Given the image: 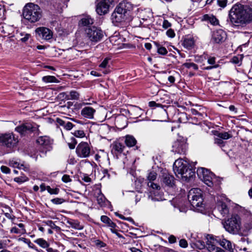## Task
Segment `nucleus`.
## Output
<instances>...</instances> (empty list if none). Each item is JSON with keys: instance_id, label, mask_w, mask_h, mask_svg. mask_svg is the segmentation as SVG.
<instances>
[{"instance_id": "f257e3e1", "label": "nucleus", "mask_w": 252, "mask_h": 252, "mask_svg": "<svg viewBox=\"0 0 252 252\" xmlns=\"http://www.w3.org/2000/svg\"><path fill=\"white\" fill-rule=\"evenodd\" d=\"M229 24L239 29L252 22V6L236 3L233 5L228 14Z\"/></svg>"}, {"instance_id": "f03ea898", "label": "nucleus", "mask_w": 252, "mask_h": 252, "mask_svg": "<svg viewBox=\"0 0 252 252\" xmlns=\"http://www.w3.org/2000/svg\"><path fill=\"white\" fill-rule=\"evenodd\" d=\"M187 161L182 158L177 159L173 164V171L175 175L183 181H188L195 175V172L188 167Z\"/></svg>"}, {"instance_id": "7ed1b4c3", "label": "nucleus", "mask_w": 252, "mask_h": 252, "mask_svg": "<svg viewBox=\"0 0 252 252\" xmlns=\"http://www.w3.org/2000/svg\"><path fill=\"white\" fill-rule=\"evenodd\" d=\"M197 174L199 178L208 187L213 188L217 187L220 183L219 177L207 169L203 167L198 168Z\"/></svg>"}, {"instance_id": "20e7f679", "label": "nucleus", "mask_w": 252, "mask_h": 252, "mask_svg": "<svg viewBox=\"0 0 252 252\" xmlns=\"http://www.w3.org/2000/svg\"><path fill=\"white\" fill-rule=\"evenodd\" d=\"M41 13V10L38 5L29 3L25 6L23 14L25 19L31 23H34L40 19Z\"/></svg>"}, {"instance_id": "39448f33", "label": "nucleus", "mask_w": 252, "mask_h": 252, "mask_svg": "<svg viewBox=\"0 0 252 252\" xmlns=\"http://www.w3.org/2000/svg\"><path fill=\"white\" fill-rule=\"evenodd\" d=\"M223 225L228 232L233 234H238L241 228V218L238 215H233L224 221Z\"/></svg>"}, {"instance_id": "423d86ee", "label": "nucleus", "mask_w": 252, "mask_h": 252, "mask_svg": "<svg viewBox=\"0 0 252 252\" xmlns=\"http://www.w3.org/2000/svg\"><path fill=\"white\" fill-rule=\"evenodd\" d=\"M188 199L192 206L194 208L202 207L203 199L202 191L198 188L191 189L188 193Z\"/></svg>"}, {"instance_id": "0eeeda50", "label": "nucleus", "mask_w": 252, "mask_h": 252, "mask_svg": "<svg viewBox=\"0 0 252 252\" xmlns=\"http://www.w3.org/2000/svg\"><path fill=\"white\" fill-rule=\"evenodd\" d=\"M118 2V0H100L96 5V11L100 15H104Z\"/></svg>"}, {"instance_id": "6e6552de", "label": "nucleus", "mask_w": 252, "mask_h": 252, "mask_svg": "<svg viewBox=\"0 0 252 252\" xmlns=\"http://www.w3.org/2000/svg\"><path fill=\"white\" fill-rule=\"evenodd\" d=\"M18 142V139L13 133L0 134V144L7 148L15 147Z\"/></svg>"}, {"instance_id": "1a4fd4ad", "label": "nucleus", "mask_w": 252, "mask_h": 252, "mask_svg": "<svg viewBox=\"0 0 252 252\" xmlns=\"http://www.w3.org/2000/svg\"><path fill=\"white\" fill-rule=\"evenodd\" d=\"M127 11L123 7V4L117 6L112 14V20L113 23H121L126 19Z\"/></svg>"}, {"instance_id": "9d476101", "label": "nucleus", "mask_w": 252, "mask_h": 252, "mask_svg": "<svg viewBox=\"0 0 252 252\" xmlns=\"http://www.w3.org/2000/svg\"><path fill=\"white\" fill-rule=\"evenodd\" d=\"M85 32L89 39L93 42L99 41L103 36L102 31L95 27L86 29Z\"/></svg>"}, {"instance_id": "9b49d317", "label": "nucleus", "mask_w": 252, "mask_h": 252, "mask_svg": "<svg viewBox=\"0 0 252 252\" xmlns=\"http://www.w3.org/2000/svg\"><path fill=\"white\" fill-rule=\"evenodd\" d=\"M206 240V247L209 252H225L222 249L217 246L216 244L219 243L217 237L215 238L212 235L208 234Z\"/></svg>"}, {"instance_id": "f8f14e48", "label": "nucleus", "mask_w": 252, "mask_h": 252, "mask_svg": "<svg viewBox=\"0 0 252 252\" xmlns=\"http://www.w3.org/2000/svg\"><path fill=\"white\" fill-rule=\"evenodd\" d=\"M77 156L81 158H86L89 157L91 153L90 147L87 142H81L76 149Z\"/></svg>"}, {"instance_id": "ddd939ff", "label": "nucleus", "mask_w": 252, "mask_h": 252, "mask_svg": "<svg viewBox=\"0 0 252 252\" xmlns=\"http://www.w3.org/2000/svg\"><path fill=\"white\" fill-rule=\"evenodd\" d=\"M187 150V144L183 138L177 139L172 145V151L175 153L185 154Z\"/></svg>"}, {"instance_id": "4468645a", "label": "nucleus", "mask_w": 252, "mask_h": 252, "mask_svg": "<svg viewBox=\"0 0 252 252\" xmlns=\"http://www.w3.org/2000/svg\"><path fill=\"white\" fill-rule=\"evenodd\" d=\"M38 128V126L35 123H26L21 126H17L15 130L21 134H24L26 132H33Z\"/></svg>"}, {"instance_id": "2eb2a0df", "label": "nucleus", "mask_w": 252, "mask_h": 252, "mask_svg": "<svg viewBox=\"0 0 252 252\" xmlns=\"http://www.w3.org/2000/svg\"><path fill=\"white\" fill-rule=\"evenodd\" d=\"M35 32L42 39L48 40L53 37L52 32L48 28L45 27H39L35 30Z\"/></svg>"}, {"instance_id": "dca6fc26", "label": "nucleus", "mask_w": 252, "mask_h": 252, "mask_svg": "<svg viewBox=\"0 0 252 252\" xmlns=\"http://www.w3.org/2000/svg\"><path fill=\"white\" fill-rule=\"evenodd\" d=\"M226 38V34L221 29L215 31L212 34V40L216 43H222L225 40Z\"/></svg>"}, {"instance_id": "f3484780", "label": "nucleus", "mask_w": 252, "mask_h": 252, "mask_svg": "<svg viewBox=\"0 0 252 252\" xmlns=\"http://www.w3.org/2000/svg\"><path fill=\"white\" fill-rule=\"evenodd\" d=\"M36 142L44 149L49 151L51 149L53 140L47 136H43L39 137L36 140Z\"/></svg>"}, {"instance_id": "a211bd4d", "label": "nucleus", "mask_w": 252, "mask_h": 252, "mask_svg": "<svg viewBox=\"0 0 252 252\" xmlns=\"http://www.w3.org/2000/svg\"><path fill=\"white\" fill-rule=\"evenodd\" d=\"M220 197L221 199H220L219 197H217V209L223 216H225L229 213L228 208L224 202V200H225L226 198L225 196L223 195Z\"/></svg>"}, {"instance_id": "6ab92c4d", "label": "nucleus", "mask_w": 252, "mask_h": 252, "mask_svg": "<svg viewBox=\"0 0 252 252\" xmlns=\"http://www.w3.org/2000/svg\"><path fill=\"white\" fill-rule=\"evenodd\" d=\"M157 177V174L154 171L149 172L147 176V185L149 187L154 189L158 190L160 189V186L157 184L153 183Z\"/></svg>"}, {"instance_id": "aec40b11", "label": "nucleus", "mask_w": 252, "mask_h": 252, "mask_svg": "<svg viewBox=\"0 0 252 252\" xmlns=\"http://www.w3.org/2000/svg\"><path fill=\"white\" fill-rule=\"evenodd\" d=\"M195 42V40L193 37L187 35L185 37L182 44L185 48L190 50L194 47Z\"/></svg>"}, {"instance_id": "412c9836", "label": "nucleus", "mask_w": 252, "mask_h": 252, "mask_svg": "<svg viewBox=\"0 0 252 252\" xmlns=\"http://www.w3.org/2000/svg\"><path fill=\"white\" fill-rule=\"evenodd\" d=\"M111 152L116 155L121 154L125 148L123 144L118 141L114 142L111 145Z\"/></svg>"}, {"instance_id": "4be33fe9", "label": "nucleus", "mask_w": 252, "mask_h": 252, "mask_svg": "<svg viewBox=\"0 0 252 252\" xmlns=\"http://www.w3.org/2000/svg\"><path fill=\"white\" fill-rule=\"evenodd\" d=\"M95 112V110L93 108L87 106L82 109L81 114L85 118L93 119Z\"/></svg>"}, {"instance_id": "5701e85b", "label": "nucleus", "mask_w": 252, "mask_h": 252, "mask_svg": "<svg viewBox=\"0 0 252 252\" xmlns=\"http://www.w3.org/2000/svg\"><path fill=\"white\" fill-rule=\"evenodd\" d=\"M162 182L165 185L169 187H172L174 185V178L173 176L167 173H164L163 174Z\"/></svg>"}, {"instance_id": "b1692460", "label": "nucleus", "mask_w": 252, "mask_h": 252, "mask_svg": "<svg viewBox=\"0 0 252 252\" xmlns=\"http://www.w3.org/2000/svg\"><path fill=\"white\" fill-rule=\"evenodd\" d=\"M219 240V243L220 245L225 249L231 251L233 250L232 244L230 241L225 239H222L221 240L220 238L218 237Z\"/></svg>"}, {"instance_id": "393cba45", "label": "nucleus", "mask_w": 252, "mask_h": 252, "mask_svg": "<svg viewBox=\"0 0 252 252\" xmlns=\"http://www.w3.org/2000/svg\"><path fill=\"white\" fill-rule=\"evenodd\" d=\"M97 203L101 206H105L107 203H109L108 201L106 199L104 195L101 192L100 190H98V195L97 196Z\"/></svg>"}, {"instance_id": "a878e982", "label": "nucleus", "mask_w": 252, "mask_h": 252, "mask_svg": "<svg viewBox=\"0 0 252 252\" xmlns=\"http://www.w3.org/2000/svg\"><path fill=\"white\" fill-rule=\"evenodd\" d=\"M9 165L14 168L16 167L19 169H22L25 171H27L28 170V168L25 166L23 163L21 164L18 161L14 160V159L9 160Z\"/></svg>"}, {"instance_id": "bb28decb", "label": "nucleus", "mask_w": 252, "mask_h": 252, "mask_svg": "<svg viewBox=\"0 0 252 252\" xmlns=\"http://www.w3.org/2000/svg\"><path fill=\"white\" fill-rule=\"evenodd\" d=\"M125 142L127 147H131L135 145L137 141L133 136L127 135L125 137Z\"/></svg>"}, {"instance_id": "cd10ccee", "label": "nucleus", "mask_w": 252, "mask_h": 252, "mask_svg": "<svg viewBox=\"0 0 252 252\" xmlns=\"http://www.w3.org/2000/svg\"><path fill=\"white\" fill-rule=\"evenodd\" d=\"M94 23V20L89 15L85 16L80 21V24L83 26H88Z\"/></svg>"}, {"instance_id": "c85d7f7f", "label": "nucleus", "mask_w": 252, "mask_h": 252, "mask_svg": "<svg viewBox=\"0 0 252 252\" xmlns=\"http://www.w3.org/2000/svg\"><path fill=\"white\" fill-rule=\"evenodd\" d=\"M157 192H151L149 196V199L153 201H159L163 200L161 194L157 193Z\"/></svg>"}, {"instance_id": "c756f323", "label": "nucleus", "mask_w": 252, "mask_h": 252, "mask_svg": "<svg viewBox=\"0 0 252 252\" xmlns=\"http://www.w3.org/2000/svg\"><path fill=\"white\" fill-rule=\"evenodd\" d=\"M101 220L112 228H114L116 224L106 216H102L100 218Z\"/></svg>"}, {"instance_id": "7c9ffc66", "label": "nucleus", "mask_w": 252, "mask_h": 252, "mask_svg": "<svg viewBox=\"0 0 252 252\" xmlns=\"http://www.w3.org/2000/svg\"><path fill=\"white\" fill-rule=\"evenodd\" d=\"M34 242L42 248H48L49 246V244L43 238H38L34 241Z\"/></svg>"}, {"instance_id": "2f4dec72", "label": "nucleus", "mask_w": 252, "mask_h": 252, "mask_svg": "<svg viewBox=\"0 0 252 252\" xmlns=\"http://www.w3.org/2000/svg\"><path fill=\"white\" fill-rule=\"evenodd\" d=\"M92 242L97 249H101L106 246V244L105 243L98 239H92Z\"/></svg>"}, {"instance_id": "473e14b6", "label": "nucleus", "mask_w": 252, "mask_h": 252, "mask_svg": "<svg viewBox=\"0 0 252 252\" xmlns=\"http://www.w3.org/2000/svg\"><path fill=\"white\" fill-rule=\"evenodd\" d=\"M42 81L45 83H58L59 81L54 76H46L42 77Z\"/></svg>"}, {"instance_id": "72a5a7b5", "label": "nucleus", "mask_w": 252, "mask_h": 252, "mask_svg": "<svg viewBox=\"0 0 252 252\" xmlns=\"http://www.w3.org/2000/svg\"><path fill=\"white\" fill-rule=\"evenodd\" d=\"M204 19L206 21H209L213 25H217L218 23L217 19L213 16H209V15H205L203 16Z\"/></svg>"}, {"instance_id": "f704fd0d", "label": "nucleus", "mask_w": 252, "mask_h": 252, "mask_svg": "<svg viewBox=\"0 0 252 252\" xmlns=\"http://www.w3.org/2000/svg\"><path fill=\"white\" fill-rule=\"evenodd\" d=\"M217 136L222 139L227 140L232 137V135L227 132H219Z\"/></svg>"}, {"instance_id": "c9c22d12", "label": "nucleus", "mask_w": 252, "mask_h": 252, "mask_svg": "<svg viewBox=\"0 0 252 252\" xmlns=\"http://www.w3.org/2000/svg\"><path fill=\"white\" fill-rule=\"evenodd\" d=\"M183 65L187 68H192L194 70L198 69L197 65L193 63H184Z\"/></svg>"}, {"instance_id": "e433bc0d", "label": "nucleus", "mask_w": 252, "mask_h": 252, "mask_svg": "<svg viewBox=\"0 0 252 252\" xmlns=\"http://www.w3.org/2000/svg\"><path fill=\"white\" fill-rule=\"evenodd\" d=\"M20 35L22 36L20 40L23 42H27L31 37L30 34L25 32L20 33Z\"/></svg>"}, {"instance_id": "4c0bfd02", "label": "nucleus", "mask_w": 252, "mask_h": 252, "mask_svg": "<svg viewBox=\"0 0 252 252\" xmlns=\"http://www.w3.org/2000/svg\"><path fill=\"white\" fill-rule=\"evenodd\" d=\"M14 181L19 184H21L28 181V178L26 176L16 177L14 179Z\"/></svg>"}, {"instance_id": "58836bf2", "label": "nucleus", "mask_w": 252, "mask_h": 252, "mask_svg": "<svg viewBox=\"0 0 252 252\" xmlns=\"http://www.w3.org/2000/svg\"><path fill=\"white\" fill-rule=\"evenodd\" d=\"M73 134L74 136L78 138H83L85 137V134L82 130H77L74 131Z\"/></svg>"}, {"instance_id": "ea45409f", "label": "nucleus", "mask_w": 252, "mask_h": 252, "mask_svg": "<svg viewBox=\"0 0 252 252\" xmlns=\"http://www.w3.org/2000/svg\"><path fill=\"white\" fill-rule=\"evenodd\" d=\"M70 99L77 100L79 98V94L78 92L75 91H71L69 93Z\"/></svg>"}, {"instance_id": "a19ab883", "label": "nucleus", "mask_w": 252, "mask_h": 252, "mask_svg": "<svg viewBox=\"0 0 252 252\" xmlns=\"http://www.w3.org/2000/svg\"><path fill=\"white\" fill-rule=\"evenodd\" d=\"M46 190L51 194H57L59 193V189H52L50 186H47Z\"/></svg>"}, {"instance_id": "79ce46f5", "label": "nucleus", "mask_w": 252, "mask_h": 252, "mask_svg": "<svg viewBox=\"0 0 252 252\" xmlns=\"http://www.w3.org/2000/svg\"><path fill=\"white\" fill-rule=\"evenodd\" d=\"M45 223L48 226H50L52 229H55L56 230H59L60 227L57 226L55 223L52 220H47L45 222Z\"/></svg>"}, {"instance_id": "37998d69", "label": "nucleus", "mask_w": 252, "mask_h": 252, "mask_svg": "<svg viewBox=\"0 0 252 252\" xmlns=\"http://www.w3.org/2000/svg\"><path fill=\"white\" fill-rule=\"evenodd\" d=\"M70 140L71 142H68V145L70 149H73L75 148L77 142L74 137L71 138Z\"/></svg>"}, {"instance_id": "c03bdc74", "label": "nucleus", "mask_w": 252, "mask_h": 252, "mask_svg": "<svg viewBox=\"0 0 252 252\" xmlns=\"http://www.w3.org/2000/svg\"><path fill=\"white\" fill-rule=\"evenodd\" d=\"M217 3L221 7L224 8L227 3V0H217Z\"/></svg>"}, {"instance_id": "a18cd8bd", "label": "nucleus", "mask_w": 252, "mask_h": 252, "mask_svg": "<svg viewBox=\"0 0 252 252\" xmlns=\"http://www.w3.org/2000/svg\"><path fill=\"white\" fill-rule=\"evenodd\" d=\"M64 201L63 198H56L51 200V202L55 204H61Z\"/></svg>"}, {"instance_id": "49530a36", "label": "nucleus", "mask_w": 252, "mask_h": 252, "mask_svg": "<svg viewBox=\"0 0 252 252\" xmlns=\"http://www.w3.org/2000/svg\"><path fill=\"white\" fill-rule=\"evenodd\" d=\"M179 246L182 248H186L188 247V243L187 240L184 239H181L179 241Z\"/></svg>"}, {"instance_id": "de8ad7c7", "label": "nucleus", "mask_w": 252, "mask_h": 252, "mask_svg": "<svg viewBox=\"0 0 252 252\" xmlns=\"http://www.w3.org/2000/svg\"><path fill=\"white\" fill-rule=\"evenodd\" d=\"M158 52L159 54L164 55L167 53L166 49L164 47H160L158 48Z\"/></svg>"}, {"instance_id": "09e8293b", "label": "nucleus", "mask_w": 252, "mask_h": 252, "mask_svg": "<svg viewBox=\"0 0 252 252\" xmlns=\"http://www.w3.org/2000/svg\"><path fill=\"white\" fill-rule=\"evenodd\" d=\"M1 172L5 174H9L10 172V169L7 166L2 165L0 167Z\"/></svg>"}, {"instance_id": "8fccbe9b", "label": "nucleus", "mask_w": 252, "mask_h": 252, "mask_svg": "<svg viewBox=\"0 0 252 252\" xmlns=\"http://www.w3.org/2000/svg\"><path fill=\"white\" fill-rule=\"evenodd\" d=\"M166 35L169 37L173 38L175 36V33L173 30L170 29L166 31Z\"/></svg>"}, {"instance_id": "3c124183", "label": "nucleus", "mask_w": 252, "mask_h": 252, "mask_svg": "<svg viewBox=\"0 0 252 252\" xmlns=\"http://www.w3.org/2000/svg\"><path fill=\"white\" fill-rule=\"evenodd\" d=\"M62 181L64 183H68L71 181V179L70 176L68 175H64L62 177Z\"/></svg>"}, {"instance_id": "603ef678", "label": "nucleus", "mask_w": 252, "mask_h": 252, "mask_svg": "<svg viewBox=\"0 0 252 252\" xmlns=\"http://www.w3.org/2000/svg\"><path fill=\"white\" fill-rule=\"evenodd\" d=\"M215 143L218 144L220 146H222L224 145V142L221 138L219 137L216 138L215 139Z\"/></svg>"}, {"instance_id": "864d4df0", "label": "nucleus", "mask_w": 252, "mask_h": 252, "mask_svg": "<svg viewBox=\"0 0 252 252\" xmlns=\"http://www.w3.org/2000/svg\"><path fill=\"white\" fill-rule=\"evenodd\" d=\"M108 59L105 58L103 61V62L99 64V67L101 68H106L108 63Z\"/></svg>"}, {"instance_id": "5fc2aeb1", "label": "nucleus", "mask_w": 252, "mask_h": 252, "mask_svg": "<svg viewBox=\"0 0 252 252\" xmlns=\"http://www.w3.org/2000/svg\"><path fill=\"white\" fill-rule=\"evenodd\" d=\"M171 26V24L166 20H164L163 22L162 27L166 29Z\"/></svg>"}, {"instance_id": "6e6d98bb", "label": "nucleus", "mask_w": 252, "mask_h": 252, "mask_svg": "<svg viewBox=\"0 0 252 252\" xmlns=\"http://www.w3.org/2000/svg\"><path fill=\"white\" fill-rule=\"evenodd\" d=\"M10 232L12 233H15V234L22 233L21 230L19 229L16 227H12L10 230Z\"/></svg>"}, {"instance_id": "4d7b16f0", "label": "nucleus", "mask_w": 252, "mask_h": 252, "mask_svg": "<svg viewBox=\"0 0 252 252\" xmlns=\"http://www.w3.org/2000/svg\"><path fill=\"white\" fill-rule=\"evenodd\" d=\"M64 128L67 130H70L73 127V124L69 122H67L65 124Z\"/></svg>"}, {"instance_id": "13d9d810", "label": "nucleus", "mask_w": 252, "mask_h": 252, "mask_svg": "<svg viewBox=\"0 0 252 252\" xmlns=\"http://www.w3.org/2000/svg\"><path fill=\"white\" fill-rule=\"evenodd\" d=\"M168 241L171 244L175 243L176 242V238L173 235H170L168 237Z\"/></svg>"}, {"instance_id": "bf43d9fd", "label": "nucleus", "mask_w": 252, "mask_h": 252, "mask_svg": "<svg viewBox=\"0 0 252 252\" xmlns=\"http://www.w3.org/2000/svg\"><path fill=\"white\" fill-rule=\"evenodd\" d=\"M6 241L3 240H0V249H2L6 246Z\"/></svg>"}, {"instance_id": "052dcab7", "label": "nucleus", "mask_w": 252, "mask_h": 252, "mask_svg": "<svg viewBox=\"0 0 252 252\" xmlns=\"http://www.w3.org/2000/svg\"><path fill=\"white\" fill-rule=\"evenodd\" d=\"M149 105L150 107H153L159 106L160 105V104H158L155 101H150L149 103Z\"/></svg>"}, {"instance_id": "680f3d73", "label": "nucleus", "mask_w": 252, "mask_h": 252, "mask_svg": "<svg viewBox=\"0 0 252 252\" xmlns=\"http://www.w3.org/2000/svg\"><path fill=\"white\" fill-rule=\"evenodd\" d=\"M215 62V58L214 57H210L208 60V63L210 64H214Z\"/></svg>"}, {"instance_id": "e2e57ef3", "label": "nucleus", "mask_w": 252, "mask_h": 252, "mask_svg": "<svg viewBox=\"0 0 252 252\" xmlns=\"http://www.w3.org/2000/svg\"><path fill=\"white\" fill-rule=\"evenodd\" d=\"M18 240L20 241H23L25 243L31 244V242L30 241V240L28 239H26L25 238H23V237L20 238H19Z\"/></svg>"}, {"instance_id": "0e129e2a", "label": "nucleus", "mask_w": 252, "mask_h": 252, "mask_svg": "<svg viewBox=\"0 0 252 252\" xmlns=\"http://www.w3.org/2000/svg\"><path fill=\"white\" fill-rule=\"evenodd\" d=\"M82 180L87 183L90 182L91 181V178L89 176L86 175L84 176V177L82 178Z\"/></svg>"}, {"instance_id": "69168bd1", "label": "nucleus", "mask_w": 252, "mask_h": 252, "mask_svg": "<svg viewBox=\"0 0 252 252\" xmlns=\"http://www.w3.org/2000/svg\"><path fill=\"white\" fill-rule=\"evenodd\" d=\"M57 122L58 123L62 126H63L64 127L65 126V125L66 124V122L61 120V119H58V120H57Z\"/></svg>"}, {"instance_id": "338daca9", "label": "nucleus", "mask_w": 252, "mask_h": 252, "mask_svg": "<svg viewBox=\"0 0 252 252\" xmlns=\"http://www.w3.org/2000/svg\"><path fill=\"white\" fill-rule=\"evenodd\" d=\"M18 226L22 229L21 230L22 233H24L26 232V230L24 229V225L23 223H19Z\"/></svg>"}, {"instance_id": "774afa93", "label": "nucleus", "mask_w": 252, "mask_h": 252, "mask_svg": "<svg viewBox=\"0 0 252 252\" xmlns=\"http://www.w3.org/2000/svg\"><path fill=\"white\" fill-rule=\"evenodd\" d=\"M232 62L235 63V64H238L239 63V59L238 57H234L232 59Z\"/></svg>"}]
</instances>
